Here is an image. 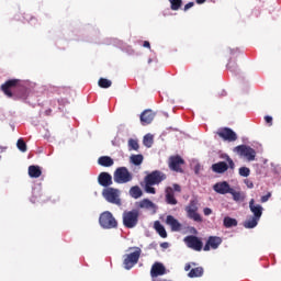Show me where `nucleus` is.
<instances>
[{
    "label": "nucleus",
    "mask_w": 281,
    "mask_h": 281,
    "mask_svg": "<svg viewBox=\"0 0 281 281\" xmlns=\"http://www.w3.org/2000/svg\"><path fill=\"white\" fill-rule=\"evenodd\" d=\"M137 223H139L138 210L125 211L123 213V225L126 227V229H133L134 227H137Z\"/></svg>",
    "instance_id": "nucleus-1"
},
{
    "label": "nucleus",
    "mask_w": 281,
    "mask_h": 281,
    "mask_svg": "<svg viewBox=\"0 0 281 281\" xmlns=\"http://www.w3.org/2000/svg\"><path fill=\"white\" fill-rule=\"evenodd\" d=\"M99 224L103 229H115L117 227V220L110 211H104L100 214Z\"/></svg>",
    "instance_id": "nucleus-2"
},
{
    "label": "nucleus",
    "mask_w": 281,
    "mask_h": 281,
    "mask_svg": "<svg viewBox=\"0 0 281 281\" xmlns=\"http://www.w3.org/2000/svg\"><path fill=\"white\" fill-rule=\"evenodd\" d=\"M113 179L114 182L119 184L131 183V181H133V173H131L126 167H119L114 171Z\"/></svg>",
    "instance_id": "nucleus-3"
},
{
    "label": "nucleus",
    "mask_w": 281,
    "mask_h": 281,
    "mask_svg": "<svg viewBox=\"0 0 281 281\" xmlns=\"http://www.w3.org/2000/svg\"><path fill=\"white\" fill-rule=\"evenodd\" d=\"M142 256V248L135 247V251L131 254H126L123 256V265L124 269L130 271V269H133L134 265H137L139 262V258Z\"/></svg>",
    "instance_id": "nucleus-4"
},
{
    "label": "nucleus",
    "mask_w": 281,
    "mask_h": 281,
    "mask_svg": "<svg viewBox=\"0 0 281 281\" xmlns=\"http://www.w3.org/2000/svg\"><path fill=\"white\" fill-rule=\"evenodd\" d=\"M186 212L188 218L194 221L195 223H203V217L199 214V202L196 200H191L186 206Z\"/></svg>",
    "instance_id": "nucleus-5"
},
{
    "label": "nucleus",
    "mask_w": 281,
    "mask_h": 281,
    "mask_svg": "<svg viewBox=\"0 0 281 281\" xmlns=\"http://www.w3.org/2000/svg\"><path fill=\"white\" fill-rule=\"evenodd\" d=\"M103 198L108 203L113 205H122V199H120V190L115 188H106L102 192Z\"/></svg>",
    "instance_id": "nucleus-6"
},
{
    "label": "nucleus",
    "mask_w": 281,
    "mask_h": 281,
    "mask_svg": "<svg viewBox=\"0 0 281 281\" xmlns=\"http://www.w3.org/2000/svg\"><path fill=\"white\" fill-rule=\"evenodd\" d=\"M21 87V80L19 79H9L4 83L1 85L0 89L7 95V98H14L15 89Z\"/></svg>",
    "instance_id": "nucleus-7"
},
{
    "label": "nucleus",
    "mask_w": 281,
    "mask_h": 281,
    "mask_svg": "<svg viewBox=\"0 0 281 281\" xmlns=\"http://www.w3.org/2000/svg\"><path fill=\"white\" fill-rule=\"evenodd\" d=\"M233 151L237 153L239 157H245L248 161H254V159H256V149L250 146L238 145L233 149Z\"/></svg>",
    "instance_id": "nucleus-8"
},
{
    "label": "nucleus",
    "mask_w": 281,
    "mask_h": 281,
    "mask_svg": "<svg viewBox=\"0 0 281 281\" xmlns=\"http://www.w3.org/2000/svg\"><path fill=\"white\" fill-rule=\"evenodd\" d=\"M168 177L166 176V173H164L160 170H155L151 171L150 173H148L144 181L145 183H148L149 186H159V183H161V181H166Z\"/></svg>",
    "instance_id": "nucleus-9"
},
{
    "label": "nucleus",
    "mask_w": 281,
    "mask_h": 281,
    "mask_svg": "<svg viewBox=\"0 0 281 281\" xmlns=\"http://www.w3.org/2000/svg\"><path fill=\"white\" fill-rule=\"evenodd\" d=\"M175 192H181V186L175 183L172 187H167L165 190V201L168 205H177L179 201L175 198Z\"/></svg>",
    "instance_id": "nucleus-10"
},
{
    "label": "nucleus",
    "mask_w": 281,
    "mask_h": 281,
    "mask_svg": "<svg viewBox=\"0 0 281 281\" xmlns=\"http://www.w3.org/2000/svg\"><path fill=\"white\" fill-rule=\"evenodd\" d=\"M216 134L224 142H236V139H238L236 132L229 127H222L216 132Z\"/></svg>",
    "instance_id": "nucleus-11"
},
{
    "label": "nucleus",
    "mask_w": 281,
    "mask_h": 281,
    "mask_svg": "<svg viewBox=\"0 0 281 281\" xmlns=\"http://www.w3.org/2000/svg\"><path fill=\"white\" fill-rule=\"evenodd\" d=\"M184 243L187 247H189V249H193V251H201L203 249V241L194 235L184 237Z\"/></svg>",
    "instance_id": "nucleus-12"
},
{
    "label": "nucleus",
    "mask_w": 281,
    "mask_h": 281,
    "mask_svg": "<svg viewBox=\"0 0 281 281\" xmlns=\"http://www.w3.org/2000/svg\"><path fill=\"white\" fill-rule=\"evenodd\" d=\"M240 49L233 48L231 49V58L228 60V64L226 65L227 69H229L233 74H236L238 71V64H236V58L240 56Z\"/></svg>",
    "instance_id": "nucleus-13"
},
{
    "label": "nucleus",
    "mask_w": 281,
    "mask_h": 281,
    "mask_svg": "<svg viewBox=\"0 0 281 281\" xmlns=\"http://www.w3.org/2000/svg\"><path fill=\"white\" fill-rule=\"evenodd\" d=\"M183 164H186V160H183L181 156H171L169 158V168L173 172H183V169L181 168Z\"/></svg>",
    "instance_id": "nucleus-14"
},
{
    "label": "nucleus",
    "mask_w": 281,
    "mask_h": 281,
    "mask_svg": "<svg viewBox=\"0 0 281 281\" xmlns=\"http://www.w3.org/2000/svg\"><path fill=\"white\" fill-rule=\"evenodd\" d=\"M223 245V238L218 236H210L203 247V251H210L211 249H218Z\"/></svg>",
    "instance_id": "nucleus-15"
},
{
    "label": "nucleus",
    "mask_w": 281,
    "mask_h": 281,
    "mask_svg": "<svg viewBox=\"0 0 281 281\" xmlns=\"http://www.w3.org/2000/svg\"><path fill=\"white\" fill-rule=\"evenodd\" d=\"M98 183L99 186H102V188H109L110 186H113V177L109 172H101L98 176Z\"/></svg>",
    "instance_id": "nucleus-16"
},
{
    "label": "nucleus",
    "mask_w": 281,
    "mask_h": 281,
    "mask_svg": "<svg viewBox=\"0 0 281 281\" xmlns=\"http://www.w3.org/2000/svg\"><path fill=\"white\" fill-rule=\"evenodd\" d=\"M214 192L217 194H229L232 192V187L227 181L217 182L213 186Z\"/></svg>",
    "instance_id": "nucleus-17"
},
{
    "label": "nucleus",
    "mask_w": 281,
    "mask_h": 281,
    "mask_svg": "<svg viewBox=\"0 0 281 281\" xmlns=\"http://www.w3.org/2000/svg\"><path fill=\"white\" fill-rule=\"evenodd\" d=\"M249 210L254 214L252 217L258 218L260 221V218L262 217V205L256 204V200L251 199L249 201Z\"/></svg>",
    "instance_id": "nucleus-18"
},
{
    "label": "nucleus",
    "mask_w": 281,
    "mask_h": 281,
    "mask_svg": "<svg viewBox=\"0 0 281 281\" xmlns=\"http://www.w3.org/2000/svg\"><path fill=\"white\" fill-rule=\"evenodd\" d=\"M166 225H169L171 232H181L182 225L179 223V220L175 218L172 215H167Z\"/></svg>",
    "instance_id": "nucleus-19"
},
{
    "label": "nucleus",
    "mask_w": 281,
    "mask_h": 281,
    "mask_svg": "<svg viewBox=\"0 0 281 281\" xmlns=\"http://www.w3.org/2000/svg\"><path fill=\"white\" fill-rule=\"evenodd\" d=\"M166 274V267L162 263L156 262L151 266L150 276L151 278H159V276Z\"/></svg>",
    "instance_id": "nucleus-20"
},
{
    "label": "nucleus",
    "mask_w": 281,
    "mask_h": 281,
    "mask_svg": "<svg viewBox=\"0 0 281 281\" xmlns=\"http://www.w3.org/2000/svg\"><path fill=\"white\" fill-rule=\"evenodd\" d=\"M155 120V112L153 110H145L140 114V122L143 125L150 124Z\"/></svg>",
    "instance_id": "nucleus-21"
},
{
    "label": "nucleus",
    "mask_w": 281,
    "mask_h": 281,
    "mask_svg": "<svg viewBox=\"0 0 281 281\" xmlns=\"http://www.w3.org/2000/svg\"><path fill=\"white\" fill-rule=\"evenodd\" d=\"M212 170L217 175H223L224 172H227V170H229V166L225 161H220L212 165Z\"/></svg>",
    "instance_id": "nucleus-22"
},
{
    "label": "nucleus",
    "mask_w": 281,
    "mask_h": 281,
    "mask_svg": "<svg viewBox=\"0 0 281 281\" xmlns=\"http://www.w3.org/2000/svg\"><path fill=\"white\" fill-rule=\"evenodd\" d=\"M229 194H232L233 200L236 203H243V201H245V199H247V195H245V192L236 191V190H234V188L231 189Z\"/></svg>",
    "instance_id": "nucleus-23"
},
{
    "label": "nucleus",
    "mask_w": 281,
    "mask_h": 281,
    "mask_svg": "<svg viewBox=\"0 0 281 281\" xmlns=\"http://www.w3.org/2000/svg\"><path fill=\"white\" fill-rule=\"evenodd\" d=\"M41 175H43L41 167H38L36 165H31L29 167V177H31V179H38V177H41Z\"/></svg>",
    "instance_id": "nucleus-24"
},
{
    "label": "nucleus",
    "mask_w": 281,
    "mask_h": 281,
    "mask_svg": "<svg viewBox=\"0 0 281 281\" xmlns=\"http://www.w3.org/2000/svg\"><path fill=\"white\" fill-rule=\"evenodd\" d=\"M98 164L99 166H103V168H111V166H113V164H115L113 161V158H111L110 156H101L98 159Z\"/></svg>",
    "instance_id": "nucleus-25"
},
{
    "label": "nucleus",
    "mask_w": 281,
    "mask_h": 281,
    "mask_svg": "<svg viewBox=\"0 0 281 281\" xmlns=\"http://www.w3.org/2000/svg\"><path fill=\"white\" fill-rule=\"evenodd\" d=\"M154 228L156 229L157 234H159L160 238H168V233L166 232L164 225H161L160 221H156L154 223Z\"/></svg>",
    "instance_id": "nucleus-26"
},
{
    "label": "nucleus",
    "mask_w": 281,
    "mask_h": 281,
    "mask_svg": "<svg viewBox=\"0 0 281 281\" xmlns=\"http://www.w3.org/2000/svg\"><path fill=\"white\" fill-rule=\"evenodd\" d=\"M138 207H140L142 210H155V207H157V205H155V203H153V201H150L148 199H144L140 202H138Z\"/></svg>",
    "instance_id": "nucleus-27"
},
{
    "label": "nucleus",
    "mask_w": 281,
    "mask_h": 281,
    "mask_svg": "<svg viewBox=\"0 0 281 281\" xmlns=\"http://www.w3.org/2000/svg\"><path fill=\"white\" fill-rule=\"evenodd\" d=\"M203 267L192 268L188 273V278H203Z\"/></svg>",
    "instance_id": "nucleus-28"
},
{
    "label": "nucleus",
    "mask_w": 281,
    "mask_h": 281,
    "mask_svg": "<svg viewBox=\"0 0 281 281\" xmlns=\"http://www.w3.org/2000/svg\"><path fill=\"white\" fill-rule=\"evenodd\" d=\"M143 195L144 192L142 191L139 186H134L130 189V196H132V199H140V196Z\"/></svg>",
    "instance_id": "nucleus-29"
},
{
    "label": "nucleus",
    "mask_w": 281,
    "mask_h": 281,
    "mask_svg": "<svg viewBox=\"0 0 281 281\" xmlns=\"http://www.w3.org/2000/svg\"><path fill=\"white\" fill-rule=\"evenodd\" d=\"M259 221L260 220H258V217L251 216L250 218L244 222V227H246V229H254V227L258 225Z\"/></svg>",
    "instance_id": "nucleus-30"
},
{
    "label": "nucleus",
    "mask_w": 281,
    "mask_h": 281,
    "mask_svg": "<svg viewBox=\"0 0 281 281\" xmlns=\"http://www.w3.org/2000/svg\"><path fill=\"white\" fill-rule=\"evenodd\" d=\"M224 227L229 229L231 227H237L238 226V221L236 218H232L229 216L224 217Z\"/></svg>",
    "instance_id": "nucleus-31"
},
{
    "label": "nucleus",
    "mask_w": 281,
    "mask_h": 281,
    "mask_svg": "<svg viewBox=\"0 0 281 281\" xmlns=\"http://www.w3.org/2000/svg\"><path fill=\"white\" fill-rule=\"evenodd\" d=\"M131 161L134 164V166H142V164L144 162V156L142 154L132 155Z\"/></svg>",
    "instance_id": "nucleus-32"
},
{
    "label": "nucleus",
    "mask_w": 281,
    "mask_h": 281,
    "mask_svg": "<svg viewBox=\"0 0 281 281\" xmlns=\"http://www.w3.org/2000/svg\"><path fill=\"white\" fill-rule=\"evenodd\" d=\"M99 87H101V89H109V87H111V85H113V82H111V80L105 79V78H100L98 81Z\"/></svg>",
    "instance_id": "nucleus-33"
},
{
    "label": "nucleus",
    "mask_w": 281,
    "mask_h": 281,
    "mask_svg": "<svg viewBox=\"0 0 281 281\" xmlns=\"http://www.w3.org/2000/svg\"><path fill=\"white\" fill-rule=\"evenodd\" d=\"M16 147L19 150H21V153H27V144L25 140H23V138L18 139Z\"/></svg>",
    "instance_id": "nucleus-34"
},
{
    "label": "nucleus",
    "mask_w": 281,
    "mask_h": 281,
    "mask_svg": "<svg viewBox=\"0 0 281 281\" xmlns=\"http://www.w3.org/2000/svg\"><path fill=\"white\" fill-rule=\"evenodd\" d=\"M128 148L130 150H139V143L137 139L130 138L128 139Z\"/></svg>",
    "instance_id": "nucleus-35"
},
{
    "label": "nucleus",
    "mask_w": 281,
    "mask_h": 281,
    "mask_svg": "<svg viewBox=\"0 0 281 281\" xmlns=\"http://www.w3.org/2000/svg\"><path fill=\"white\" fill-rule=\"evenodd\" d=\"M171 3V10L177 11L179 10V8H181V5H183V1L182 0H169Z\"/></svg>",
    "instance_id": "nucleus-36"
},
{
    "label": "nucleus",
    "mask_w": 281,
    "mask_h": 281,
    "mask_svg": "<svg viewBox=\"0 0 281 281\" xmlns=\"http://www.w3.org/2000/svg\"><path fill=\"white\" fill-rule=\"evenodd\" d=\"M153 186L155 184H149L148 182H145V192L147 194H157V190Z\"/></svg>",
    "instance_id": "nucleus-37"
},
{
    "label": "nucleus",
    "mask_w": 281,
    "mask_h": 281,
    "mask_svg": "<svg viewBox=\"0 0 281 281\" xmlns=\"http://www.w3.org/2000/svg\"><path fill=\"white\" fill-rule=\"evenodd\" d=\"M143 143H144V146H146L147 148H150V146H153V136L150 134L145 135Z\"/></svg>",
    "instance_id": "nucleus-38"
},
{
    "label": "nucleus",
    "mask_w": 281,
    "mask_h": 281,
    "mask_svg": "<svg viewBox=\"0 0 281 281\" xmlns=\"http://www.w3.org/2000/svg\"><path fill=\"white\" fill-rule=\"evenodd\" d=\"M250 172H251V170H249V168H247V167L239 168L240 177H249Z\"/></svg>",
    "instance_id": "nucleus-39"
},
{
    "label": "nucleus",
    "mask_w": 281,
    "mask_h": 281,
    "mask_svg": "<svg viewBox=\"0 0 281 281\" xmlns=\"http://www.w3.org/2000/svg\"><path fill=\"white\" fill-rule=\"evenodd\" d=\"M226 161L228 164V168H231V170H234V168L236 167V165L234 164V160H232L229 156H226Z\"/></svg>",
    "instance_id": "nucleus-40"
},
{
    "label": "nucleus",
    "mask_w": 281,
    "mask_h": 281,
    "mask_svg": "<svg viewBox=\"0 0 281 281\" xmlns=\"http://www.w3.org/2000/svg\"><path fill=\"white\" fill-rule=\"evenodd\" d=\"M266 124H269V126H273V117L267 115L265 116Z\"/></svg>",
    "instance_id": "nucleus-41"
},
{
    "label": "nucleus",
    "mask_w": 281,
    "mask_h": 281,
    "mask_svg": "<svg viewBox=\"0 0 281 281\" xmlns=\"http://www.w3.org/2000/svg\"><path fill=\"white\" fill-rule=\"evenodd\" d=\"M271 199V192H268L266 195L261 196V203H267Z\"/></svg>",
    "instance_id": "nucleus-42"
},
{
    "label": "nucleus",
    "mask_w": 281,
    "mask_h": 281,
    "mask_svg": "<svg viewBox=\"0 0 281 281\" xmlns=\"http://www.w3.org/2000/svg\"><path fill=\"white\" fill-rule=\"evenodd\" d=\"M192 267H196V263L195 262L186 263L184 271H190V269H192Z\"/></svg>",
    "instance_id": "nucleus-43"
},
{
    "label": "nucleus",
    "mask_w": 281,
    "mask_h": 281,
    "mask_svg": "<svg viewBox=\"0 0 281 281\" xmlns=\"http://www.w3.org/2000/svg\"><path fill=\"white\" fill-rule=\"evenodd\" d=\"M190 8H194V2H188V3L184 5V12H188V10H190Z\"/></svg>",
    "instance_id": "nucleus-44"
},
{
    "label": "nucleus",
    "mask_w": 281,
    "mask_h": 281,
    "mask_svg": "<svg viewBox=\"0 0 281 281\" xmlns=\"http://www.w3.org/2000/svg\"><path fill=\"white\" fill-rule=\"evenodd\" d=\"M203 214H204V216H210V214H212V209L205 207V209L203 210Z\"/></svg>",
    "instance_id": "nucleus-45"
},
{
    "label": "nucleus",
    "mask_w": 281,
    "mask_h": 281,
    "mask_svg": "<svg viewBox=\"0 0 281 281\" xmlns=\"http://www.w3.org/2000/svg\"><path fill=\"white\" fill-rule=\"evenodd\" d=\"M143 47H147V49H150V42L145 41Z\"/></svg>",
    "instance_id": "nucleus-46"
},
{
    "label": "nucleus",
    "mask_w": 281,
    "mask_h": 281,
    "mask_svg": "<svg viewBox=\"0 0 281 281\" xmlns=\"http://www.w3.org/2000/svg\"><path fill=\"white\" fill-rule=\"evenodd\" d=\"M160 247H161L162 249H168L169 244L165 241V243L160 244Z\"/></svg>",
    "instance_id": "nucleus-47"
},
{
    "label": "nucleus",
    "mask_w": 281,
    "mask_h": 281,
    "mask_svg": "<svg viewBox=\"0 0 281 281\" xmlns=\"http://www.w3.org/2000/svg\"><path fill=\"white\" fill-rule=\"evenodd\" d=\"M206 0H195V2L201 5L202 3H205Z\"/></svg>",
    "instance_id": "nucleus-48"
},
{
    "label": "nucleus",
    "mask_w": 281,
    "mask_h": 281,
    "mask_svg": "<svg viewBox=\"0 0 281 281\" xmlns=\"http://www.w3.org/2000/svg\"><path fill=\"white\" fill-rule=\"evenodd\" d=\"M45 115H52V109L46 110Z\"/></svg>",
    "instance_id": "nucleus-49"
},
{
    "label": "nucleus",
    "mask_w": 281,
    "mask_h": 281,
    "mask_svg": "<svg viewBox=\"0 0 281 281\" xmlns=\"http://www.w3.org/2000/svg\"><path fill=\"white\" fill-rule=\"evenodd\" d=\"M248 188H254V183L248 184Z\"/></svg>",
    "instance_id": "nucleus-50"
},
{
    "label": "nucleus",
    "mask_w": 281,
    "mask_h": 281,
    "mask_svg": "<svg viewBox=\"0 0 281 281\" xmlns=\"http://www.w3.org/2000/svg\"><path fill=\"white\" fill-rule=\"evenodd\" d=\"M148 63H153V59H148Z\"/></svg>",
    "instance_id": "nucleus-51"
}]
</instances>
